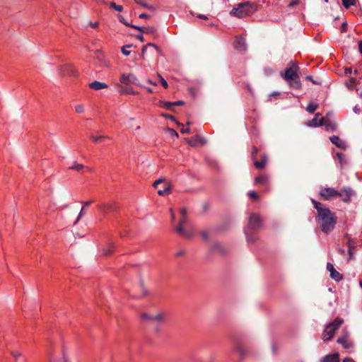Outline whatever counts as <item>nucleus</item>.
I'll return each mask as SVG.
<instances>
[{
	"label": "nucleus",
	"instance_id": "nucleus-1",
	"mask_svg": "<svg viewBox=\"0 0 362 362\" xmlns=\"http://www.w3.org/2000/svg\"><path fill=\"white\" fill-rule=\"evenodd\" d=\"M317 220L322 231L326 233L332 231L337 223L334 214L329 209H321Z\"/></svg>",
	"mask_w": 362,
	"mask_h": 362
},
{
	"label": "nucleus",
	"instance_id": "nucleus-2",
	"mask_svg": "<svg viewBox=\"0 0 362 362\" xmlns=\"http://www.w3.org/2000/svg\"><path fill=\"white\" fill-rule=\"evenodd\" d=\"M180 220L179 224L176 227V231L182 236L189 238L194 234V230L187 218V210L185 208L180 209Z\"/></svg>",
	"mask_w": 362,
	"mask_h": 362
},
{
	"label": "nucleus",
	"instance_id": "nucleus-3",
	"mask_svg": "<svg viewBox=\"0 0 362 362\" xmlns=\"http://www.w3.org/2000/svg\"><path fill=\"white\" fill-rule=\"evenodd\" d=\"M343 322V319L337 317L333 322L328 324L324 330L322 339L324 341H329L332 339L334 337L337 330L339 329Z\"/></svg>",
	"mask_w": 362,
	"mask_h": 362
},
{
	"label": "nucleus",
	"instance_id": "nucleus-4",
	"mask_svg": "<svg viewBox=\"0 0 362 362\" xmlns=\"http://www.w3.org/2000/svg\"><path fill=\"white\" fill-rule=\"evenodd\" d=\"M254 11L255 6L252 4L246 2L240 4L238 7L233 8L230 12V14L239 18H242L250 16L254 12Z\"/></svg>",
	"mask_w": 362,
	"mask_h": 362
},
{
	"label": "nucleus",
	"instance_id": "nucleus-5",
	"mask_svg": "<svg viewBox=\"0 0 362 362\" xmlns=\"http://www.w3.org/2000/svg\"><path fill=\"white\" fill-rule=\"evenodd\" d=\"M261 227L262 220L259 216L255 214H251L249 218V228L245 230L248 241L252 242L254 240V239L250 236L249 229L257 230L261 228Z\"/></svg>",
	"mask_w": 362,
	"mask_h": 362
},
{
	"label": "nucleus",
	"instance_id": "nucleus-6",
	"mask_svg": "<svg viewBox=\"0 0 362 362\" xmlns=\"http://www.w3.org/2000/svg\"><path fill=\"white\" fill-rule=\"evenodd\" d=\"M57 73L62 76H76L77 70L73 64L66 63L57 67Z\"/></svg>",
	"mask_w": 362,
	"mask_h": 362
},
{
	"label": "nucleus",
	"instance_id": "nucleus-7",
	"mask_svg": "<svg viewBox=\"0 0 362 362\" xmlns=\"http://www.w3.org/2000/svg\"><path fill=\"white\" fill-rule=\"evenodd\" d=\"M153 186L158 189V194L160 196H164L170 193L171 189L169 182L163 179L156 180Z\"/></svg>",
	"mask_w": 362,
	"mask_h": 362
},
{
	"label": "nucleus",
	"instance_id": "nucleus-8",
	"mask_svg": "<svg viewBox=\"0 0 362 362\" xmlns=\"http://www.w3.org/2000/svg\"><path fill=\"white\" fill-rule=\"evenodd\" d=\"M319 194L322 199L327 201L337 197V194H339L338 190L335 189L334 188L321 187Z\"/></svg>",
	"mask_w": 362,
	"mask_h": 362
},
{
	"label": "nucleus",
	"instance_id": "nucleus-9",
	"mask_svg": "<svg viewBox=\"0 0 362 362\" xmlns=\"http://www.w3.org/2000/svg\"><path fill=\"white\" fill-rule=\"evenodd\" d=\"M337 197H341L344 202L349 203L351 202V198L354 195V191L350 187H343L338 191Z\"/></svg>",
	"mask_w": 362,
	"mask_h": 362
},
{
	"label": "nucleus",
	"instance_id": "nucleus-10",
	"mask_svg": "<svg viewBox=\"0 0 362 362\" xmlns=\"http://www.w3.org/2000/svg\"><path fill=\"white\" fill-rule=\"evenodd\" d=\"M121 83L124 85L135 84L136 86H141L138 81L137 77L132 73L122 74L119 78Z\"/></svg>",
	"mask_w": 362,
	"mask_h": 362
},
{
	"label": "nucleus",
	"instance_id": "nucleus-11",
	"mask_svg": "<svg viewBox=\"0 0 362 362\" xmlns=\"http://www.w3.org/2000/svg\"><path fill=\"white\" fill-rule=\"evenodd\" d=\"M337 343L341 344L346 349L353 347L354 343L349 339V334L347 332L343 331V335L337 339Z\"/></svg>",
	"mask_w": 362,
	"mask_h": 362
},
{
	"label": "nucleus",
	"instance_id": "nucleus-12",
	"mask_svg": "<svg viewBox=\"0 0 362 362\" xmlns=\"http://www.w3.org/2000/svg\"><path fill=\"white\" fill-rule=\"evenodd\" d=\"M269 176L265 174L259 175V176H257L254 180L255 185L269 187Z\"/></svg>",
	"mask_w": 362,
	"mask_h": 362
},
{
	"label": "nucleus",
	"instance_id": "nucleus-13",
	"mask_svg": "<svg viewBox=\"0 0 362 362\" xmlns=\"http://www.w3.org/2000/svg\"><path fill=\"white\" fill-rule=\"evenodd\" d=\"M187 142L192 147H196L199 145H204L206 142V139L199 135L186 139Z\"/></svg>",
	"mask_w": 362,
	"mask_h": 362
},
{
	"label": "nucleus",
	"instance_id": "nucleus-14",
	"mask_svg": "<svg viewBox=\"0 0 362 362\" xmlns=\"http://www.w3.org/2000/svg\"><path fill=\"white\" fill-rule=\"evenodd\" d=\"M327 269L330 272V276L333 280L339 281L343 279L342 275L334 269L331 263L327 264Z\"/></svg>",
	"mask_w": 362,
	"mask_h": 362
},
{
	"label": "nucleus",
	"instance_id": "nucleus-15",
	"mask_svg": "<svg viewBox=\"0 0 362 362\" xmlns=\"http://www.w3.org/2000/svg\"><path fill=\"white\" fill-rule=\"evenodd\" d=\"M294 64L293 62H291L289 64V66L286 69L284 74H281L284 78H285L287 81H292L294 79Z\"/></svg>",
	"mask_w": 362,
	"mask_h": 362
},
{
	"label": "nucleus",
	"instance_id": "nucleus-16",
	"mask_svg": "<svg viewBox=\"0 0 362 362\" xmlns=\"http://www.w3.org/2000/svg\"><path fill=\"white\" fill-rule=\"evenodd\" d=\"M48 362H69V358L64 354L55 355L51 354L49 356Z\"/></svg>",
	"mask_w": 362,
	"mask_h": 362
},
{
	"label": "nucleus",
	"instance_id": "nucleus-17",
	"mask_svg": "<svg viewBox=\"0 0 362 362\" xmlns=\"http://www.w3.org/2000/svg\"><path fill=\"white\" fill-rule=\"evenodd\" d=\"M234 46L235 49L238 50H245L246 49V43H245V39L242 36L236 37L235 40Z\"/></svg>",
	"mask_w": 362,
	"mask_h": 362
},
{
	"label": "nucleus",
	"instance_id": "nucleus-18",
	"mask_svg": "<svg viewBox=\"0 0 362 362\" xmlns=\"http://www.w3.org/2000/svg\"><path fill=\"white\" fill-rule=\"evenodd\" d=\"M320 116V113L316 114L315 117L308 122V124L310 127L322 126L324 123V117L319 118Z\"/></svg>",
	"mask_w": 362,
	"mask_h": 362
},
{
	"label": "nucleus",
	"instance_id": "nucleus-19",
	"mask_svg": "<svg viewBox=\"0 0 362 362\" xmlns=\"http://www.w3.org/2000/svg\"><path fill=\"white\" fill-rule=\"evenodd\" d=\"M89 88L95 90H99L102 89H105L108 88V85L103 82H100L98 81H95L92 83H90L88 85Z\"/></svg>",
	"mask_w": 362,
	"mask_h": 362
},
{
	"label": "nucleus",
	"instance_id": "nucleus-20",
	"mask_svg": "<svg viewBox=\"0 0 362 362\" xmlns=\"http://www.w3.org/2000/svg\"><path fill=\"white\" fill-rule=\"evenodd\" d=\"M166 318V314L163 312L159 311L152 314L153 322H161Z\"/></svg>",
	"mask_w": 362,
	"mask_h": 362
},
{
	"label": "nucleus",
	"instance_id": "nucleus-21",
	"mask_svg": "<svg viewBox=\"0 0 362 362\" xmlns=\"http://www.w3.org/2000/svg\"><path fill=\"white\" fill-rule=\"evenodd\" d=\"M111 138L108 136L105 135H95L93 134H91L90 135V139L92 141V142L97 144L99 142H102L104 139H110Z\"/></svg>",
	"mask_w": 362,
	"mask_h": 362
},
{
	"label": "nucleus",
	"instance_id": "nucleus-22",
	"mask_svg": "<svg viewBox=\"0 0 362 362\" xmlns=\"http://www.w3.org/2000/svg\"><path fill=\"white\" fill-rule=\"evenodd\" d=\"M69 169L74 170L76 171H81L83 169H86L88 172H91V168L88 167H86L85 165L78 163L76 162H74L73 164L69 167Z\"/></svg>",
	"mask_w": 362,
	"mask_h": 362
},
{
	"label": "nucleus",
	"instance_id": "nucleus-23",
	"mask_svg": "<svg viewBox=\"0 0 362 362\" xmlns=\"http://www.w3.org/2000/svg\"><path fill=\"white\" fill-rule=\"evenodd\" d=\"M323 125L325 126L326 129L327 131H332L334 132L337 129V124L336 123L332 122L330 119L324 118V123Z\"/></svg>",
	"mask_w": 362,
	"mask_h": 362
},
{
	"label": "nucleus",
	"instance_id": "nucleus-24",
	"mask_svg": "<svg viewBox=\"0 0 362 362\" xmlns=\"http://www.w3.org/2000/svg\"><path fill=\"white\" fill-rule=\"evenodd\" d=\"M267 162V158L265 155H264L262 156L261 160L255 161L254 165H255V168H257V169L262 170L266 167Z\"/></svg>",
	"mask_w": 362,
	"mask_h": 362
},
{
	"label": "nucleus",
	"instance_id": "nucleus-25",
	"mask_svg": "<svg viewBox=\"0 0 362 362\" xmlns=\"http://www.w3.org/2000/svg\"><path fill=\"white\" fill-rule=\"evenodd\" d=\"M330 141L339 148H344L345 147L344 141L341 140L337 136H332L330 137Z\"/></svg>",
	"mask_w": 362,
	"mask_h": 362
},
{
	"label": "nucleus",
	"instance_id": "nucleus-26",
	"mask_svg": "<svg viewBox=\"0 0 362 362\" xmlns=\"http://www.w3.org/2000/svg\"><path fill=\"white\" fill-rule=\"evenodd\" d=\"M158 105L165 110H173V102H168L160 100L158 103Z\"/></svg>",
	"mask_w": 362,
	"mask_h": 362
},
{
	"label": "nucleus",
	"instance_id": "nucleus-27",
	"mask_svg": "<svg viewBox=\"0 0 362 362\" xmlns=\"http://www.w3.org/2000/svg\"><path fill=\"white\" fill-rule=\"evenodd\" d=\"M324 362H339V354H334L326 356L324 358Z\"/></svg>",
	"mask_w": 362,
	"mask_h": 362
},
{
	"label": "nucleus",
	"instance_id": "nucleus-28",
	"mask_svg": "<svg viewBox=\"0 0 362 362\" xmlns=\"http://www.w3.org/2000/svg\"><path fill=\"white\" fill-rule=\"evenodd\" d=\"M302 75V72L300 70V68L298 66V65L296 64V89L300 88L301 86V83L300 81L298 80L299 76Z\"/></svg>",
	"mask_w": 362,
	"mask_h": 362
},
{
	"label": "nucleus",
	"instance_id": "nucleus-29",
	"mask_svg": "<svg viewBox=\"0 0 362 362\" xmlns=\"http://www.w3.org/2000/svg\"><path fill=\"white\" fill-rule=\"evenodd\" d=\"M118 18H119V21L122 23H123L124 25H127V26H129V27L134 28L137 29V30H140V31H143V30H144V28H142V27H139V26H135V25H130L129 23H128L125 21V19L123 18V16H120V15L118 16Z\"/></svg>",
	"mask_w": 362,
	"mask_h": 362
},
{
	"label": "nucleus",
	"instance_id": "nucleus-30",
	"mask_svg": "<svg viewBox=\"0 0 362 362\" xmlns=\"http://www.w3.org/2000/svg\"><path fill=\"white\" fill-rule=\"evenodd\" d=\"M85 109V105L83 103H78L74 105V111L77 114L84 113Z\"/></svg>",
	"mask_w": 362,
	"mask_h": 362
},
{
	"label": "nucleus",
	"instance_id": "nucleus-31",
	"mask_svg": "<svg viewBox=\"0 0 362 362\" xmlns=\"http://www.w3.org/2000/svg\"><path fill=\"white\" fill-rule=\"evenodd\" d=\"M357 83V81L355 78H351L349 81L346 83V86L349 90H354L355 85Z\"/></svg>",
	"mask_w": 362,
	"mask_h": 362
},
{
	"label": "nucleus",
	"instance_id": "nucleus-32",
	"mask_svg": "<svg viewBox=\"0 0 362 362\" xmlns=\"http://www.w3.org/2000/svg\"><path fill=\"white\" fill-rule=\"evenodd\" d=\"M114 247H115L114 244L113 243H110L109 245H107L106 246L105 248H104L103 252V255H110L112 252V251L114 250Z\"/></svg>",
	"mask_w": 362,
	"mask_h": 362
},
{
	"label": "nucleus",
	"instance_id": "nucleus-33",
	"mask_svg": "<svg viewBox=\"0 0 362 362\" xmlns=\"http://www.w3.org/2000/svg\"><path fill=\"white\" fill-rule=\"evenodd\" d=\"M153 47V48H154L157 52H159V48H158V47L156 45H155V44H153V43H148V44H147L146 46H144V47L142 48L141 54H142V57H143V59H144V54H145V52H146V49H147V47Z\"/></svg>",
	"mask_w": 362,
	"mask_h": 362
},
{
	"label": "nucleus",
	"instance_id": "nucleus-34",
	"mask_svg": "<svg viewBox=\"0 0 362 362\" xmlns=\"http://www.w3.org/2000/svg\"><path fill=\"white\" fill-rule=\"evenodd\" d=\"M347 245H348V251H349V257H350V259H351L352 255H353L352 250L355 247V243L352 240H349L347 242Z\"/></svg>",
	"mask_w": 362,
	"mask_h": 362
},
{
	"label": "nucleus",
	"instance_id": "nucleus-35",
	"mask_svg": "<svg viewBox=\"0 0 362 362\" xmlns=\"http://www.w3.org/2000/svg\"><path fill=\"white\" fill-rule=\"evenodd\" d=\"M343 6L346 8H349L351 6L356 4V0H341Z\"/></svg>",
	"mask_w": 362,
	"mask_h": 362
},
{
	"label": "nucleus",
	"instance_id": "nucleus-36",
	"mask_svg": "<svg viewBox=\"0 0 362 362\" xmlns=\"http://www.w3.org/2000/svg\"><path fill=\"white\" fill-rule=\"evenodd\" d=\"M141 319L145 322H153L152 314L142 313L141 315Z\"/></svg>",
	"mask_w": 362,
	"mask_h": 362
},
{
	"label": "nucleus",
	"instance_id": "nucleus-37",
	"mask_svg": "<svg viewBox=\"0 0 362 362\" xmlns=\"http://www.w3.org/2000/svg\"><path fill=\"white\" fill-rule=\"evenodd\" d=\"M313 203L314 204L315 208L317 211V216L320 214V211L321 209H327L325 207H323L322 204L318 202H317V201L313 200Z\"/></svg>",
	"mask_w": 362,
	"mask_h": 362
},
{
	"label": "nucleus",
	"instance_id": "nucleus-38",
	"mask_svg": "<svg viewBox=\"0 0 362 362\" xmlns=\"http://www.w3.org/2000/svg\"><path fill=\"white\" fill-rule=\"evenodd\" d=\"M318 105L317 104H315V103H310L307 107H306V110L308 112H309L310 113H313L317 108Z\"/></svg>",
	"mask_w": 362,
	"mask_h": 362
},
{
	"label": "nucleus",
	"instance_id": "nucleus-39",
	"mask_svg": "<svg viewBox=\"0 0 362 362\" xmlns=\"http://www.w3.org/2000/svg\"><path fill=\"white\" fill-rule=\"evenodd\" d=\"M163 117H165V118H167V119H169L170 120H172L173 122H176L178 125H181V124H180L175 119V117L171 115H169V114H167V113H161L160 115Z\"/></svg>",
	"mask_w": 362,
	"mask_h": 362
},
{
	"label": "nucleus",
	"instance_id": "nucleus-40",
	"mask_svg": "<svg viewBox=\"0 0 362 362\" xmlns=\"http://www.w3.org/2000/svg\"><path fill=\"white\" fill-rule=\"evenodd\" d=\"M110 7L115 9L119 12H122L123 11V7L121 5H117L115 2H111L110 4Z\"/></svg>",
	"mask_w": 362,
	"mask_h": 362
},
{
	"label": "nucleus",
	"instance_id": "nucleus-41",
	"mask_svg": "<svg viewBox=\"0 0 362 362\" xmlns=\"http://www.w3.org/2000/svg\"><path fill=\"white\" fill-rule=\"evenodd\" d=\"M132 47L131 45H125V46H123L122 47V52L123 54L126 55V56H128L130 54V51L127 50V48H130Z\"/></svg>",
	"mask_w": 362,
	"mask_h": 362
},
{
	"label": "nucleus",
	"instance_id": "nucleus-42",
	"mask_svg": "<svg viewBox=\"0 0 362 362\" xmlns=\"http://www.w3.org/2000/svg\"><path fill=\"white\" fill-rule=\"evenodd\" d=\"M167 132H168L169 135L173 136V137H175V138H177L178 137V133L173 129H171V128H168L167 129Z\"/></svg>",
	"mask_w": 362,
	"mask_h": 362
},
{
	"label": "nucleus",
	"instance_id": "nucleus-43",
	"mask_svg": "<svg viewBox=\"0 0 362 362\" xmlns=\"http://www.w3.org/2000/svg\"><path fill=\"white\" fill-rule=\"evenodd\" d=\"M337 156L338 157V158H339L341 165H343L344 164L346 163L345 156L344 154L340 153H337Z\"/></svg>",
	"mask_w": 362,
	"mask_h": 362
},
{
	"label": "nucleus",
	"instance_id": "nucleus-44",
	"mask_svg": "<svg viewBox=\"0 0 362 362\" xmlns=\"http://www.w3.org/2000/svg\"><path fill=\"white\" fill-rule=\"evenodd\" d=\"M305 78L307 80L311 81L313 84H315V85H320L321 84V81H320L315 80V79L313 78V77L311 76H305Z\"/></svg>",
	"mask_w": 362,
	"mask_h": 362
},
{
	"label": "nucleus",
	"instance_id": "nucleus-45",
	"mask_svg": "<svg viewBox=\"0 0 362 362\" xmlns=\"http://www.w3.org/2000/svg\"><path fill=\"white\" fill-rule=\"evenodd\" d=\"M248 196L250 197V198L254 199H257L259 198L258 194L255 191H250V192H248Z\"/></svg>",
	"mask_w": 362,
	"mask_h": 362
},
{
	"label": "nucleus",
	"instance_id": "nucleus-46",
	"mask_svg": "<svg viewBox=\"0 0 362 362\" xmlns=\"http://www.w3.org/2000/svg\"><path fill=\"white\" fill-rule=\"evenodd\" d=\"M86 214V210H85V208L82 207L80 212H79V214L78 216V218L75 222V223H76L79 220L80 218L84 216V214Z\"/></svg>",
	"mask_w": 362,
	"mask_h": 362
},
{
	"label": "nucleus",
	"instance_id": "nucleus-47",
	"mask_svg": "<svg viewBox=\"0 0 362 362\" xmlns=\"http://www.w3.org/2000/svg\"><path fill=\"white\" fill-rule=\"evenodd\" d=\"M11 355L15 359H17L18 357L21 356V353L19 351H12L11 352Z\"/></svg>",
	"mask_w": 362,
	"mask_h": 362
},
{
	"label": "nucleus",
	"instance_id": "nucleus-48",
	"mask_svg": "<svg viewBox=\"0 0 362 362\" xmlns=\"http://www.w3.org/2000/svg\"><path fill=\"white\" fill-rule=\"evenodd\" d=\"M136 2L144 7L150 8V6H148V4L145 2L144 0H136Z\"/></svg>",
	"mask_w": 362,
	"mask_h": 362
},
{
	"label": "nucleus",
	"instance_id": "nucleus-49",
	"mask_svg": "<svg viewBox=\"0 0 362 362\" xmlns=\"http://www.w3.org/2000/svg\"><path fill=\"white\" fill-rule=\"evenodd\" d=\"M160 83L165 88L168 87L167 81L163 77H160Z\"/></svg>",
	"mask_w": 362,
	"mask_h": 362
},
{
	"label": "nucleus",
	"instance_id": "nucleus-50",
	"mask_svg": "<svg viewBox=\"0 0 362 362\" xmlns=\"http://www.w3.org/2000/svg\"><path fill=\"white\" fill-rule=\"evenodd\" d=\"M139 86L144 88L149 93H152L153 92V89L150 87L144 86L142 85H141Z\"/></svg>",
	"mask_w": 362,
	"mask_h": 362
},
{
	"label": "nucleus",
	"instance_id": "nucleus-51",
	"mask_svg": "<svg viewBox=\"0 0 362 362\" xmlns=\"http://www.w3.org/2000/svg\"><path fill=\"white\" fill-rule=\"evenodd\" d=\"M93 202L92 201H86V202H83V208H86V207H88L89 205L91 204Z\"/></svg>",
	"mask_w": 362,
	"mask_h": 362
},
{
	"label": "nucleus",
	"instance_id": "nucleus-52",
	"mask_svg": "<svg viewBox=\"0 0 362 362\" xmlns=\"http://www.w3.org/2000/svg\"><path fill=\"white\" fill-rule=\"evenodd\" d=\"M183 104H184V102L182 100L173 102V106H180V105H182Z\"/></svg>",
	"mask_w": 362,
	"mask_h": 362
},
{
	"label": "nucleus",
	"instance_id": "nucleus-53",
	"mask_svg": "<svg viewBox=\"0 0 362 362\" xmlns=\"http://www.w3.org/2000/svg\"><path fill=\"white\" fill-rule=\"evenodd\" d=\"M180 132L182 134H188L190 132V129L189 128H182Z\"/></svg>",
	"mask_w": 362,
	"mask_h": 362
},
{
	"label": "nucleus",
	"instance_id": "nucleus-54",
	"mask_svg": "<svg viewBox=\"0 0 362 362\" xmlns=\"http://www.w3.org/2000/svg\"><path fill=\"white\" fill-rule=\"evenodd\" d=\"M346 22H344L341 25V33L346 32Z\"/></svg>",
	"mask_w": 362,
	"mask_h": 362
},
{
	"label": "nucleus",
	"instance_id": "nucleus-55",
	"mask_svg": "<svg viewBox=\"0 0 362 362\" xmlns=\"http://www.w3.org/2000/svg\"><path fill=\"white\" fill-rule=\"evenodd\" d=\"M344 72H345V74H351V73H352V69H351V67H346V68L345 69Z\"/></svg>",
	"mask_w": 362,
	"mask_h": 362
},
{
	"label": "nucleus",
	"instance_id": "nucleus-56",
	"mask_svg": "<svg viewBox=\"0 0 362 362\" xmlns=\"http://www.w3.org/2000/svg\"><path fill=\"white\" fill-rule=\"evenodd\" d=\"M98 25H99L98 22H94V23H90V25L93 28H96L98 26Z\"/></svg>",
	"mask_w": 362,
	"mask_h": 362
},
{
	"label": "nucleus",
	"instance_id": "nucleus-57",
	"mask_svg": "<svg viewBox=\"0 0 362 362\" xmlns=\"http://www.w3.org/2000/svg\"><path fill=\"white\" fill-rule=\"evenodd\" d=\"M146 82L149 84H151V85H153V86H157V83L156 82H154L151 79L148 78L146 80Z\"/></svg>",
	"mask_w": 362,
	"mask_h": 362
},
{
	"label": "nucleus",
	"instance_id": "nucleus-58",
	"mask_svg": "<svg viewBox=\"0 0 362 362\" xmlns=\"http://www.w3.org/2000/svg\"><path fill=\"white\" fill-rule=\"evenodd\" d=\"M257 153V147L254 146V147L252 148V157H254V156H255V155Z\"/></svg>",
	"mask_w": 362,
	"mask_h": 362
},
{
	"label": "nucleus",
	"instance_id": "nucleus-59",
	"mask_svg": "<svg viewBox=\"0 0 362 362\" xmlns=\"http://www.w3.org/2000/svg\"><path fill=\"white\" fill-rule=\"evenodd\" d=\"M139 18H146V19H147V18H148V16L147 14H146V13H141V14L139 15Z\"/></svg>",
	"mask_w": 362,
	"mask_h": 362
},
{
	"label": "nucleus",
	"instance_id": "nucleus-60",
	"mask_svg": "<svg viewBox=\"0 0 362 362\" xmlns=\"http://www.w3.org/2000/svg\"><path fill=\"white\" fill-rule=\"evenodd\" d=\"M358 49H359L361 54H362V41H360L358 42Z\"/></svg>",
	"mask_w": 362,
	"mask_h": 362
},
{
	"label": "nucleus",
	"instance_id": "nucleus-61",
	"mask_svg": "<svg viewBox=\"0 0 362 362\" xmlns=\"http://www.w3.org/2000/svg\"><path fill=\"white\" fill-rule=\"evenodd\" d=\"M126 93H128V94H132V95H134V94H136V92L133 91V90H131V89H129V90H127V91H126Z\"/></svg>",
	"mask_w": 362,
	"mask_h": 362
},
{
	"label": "nucleus",
	"instance_id": "nucleus-62",
	"mask_svg": "<svg viewBox=\"0 0 362 362\" xmlns=\"http://www.w3.org/2000/svg\"><path fill=\"white\" fill-rule=\"evenodd\" d=\"M197 17L202 19H207V17L206 16L202 14L198 15Z\"/></svg>",
	"mask_w": 362,
	"mask_h": 362
},
{
	"label": "nucleus",
	"instance_id": "nucleus-63",
	"mask_svg": "<svg viewBox=\"0 0 362 362\" xmlns=\"http://www.w3.org/2000/svg\"><path fill=\"white\" fill-rule=\"evenodd\" d=\"M170 213H171V217H172V219H174L175 218V214H174V212L173 211V210L170 209Z\"/></svg>",
	"mask_w": 362,
	"mask_h": 362
},
{
	"label": "nucleus",
	"instance_id": "nucleus-64",
	"mask_svg": "<svg viewBox=\"0 0 362 362\" xmlns=\"http://www.w3.org/2000/svg\"><path fill=\"white\" fill-rule=\"evenodd\" d=\"M350 361H351V360H350V359H349V358H344V359L343 360V362H350Z\"/></svg>",
	"mask_w": 362,
	"mask_h": 362
}]
</instances>
